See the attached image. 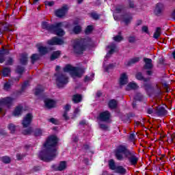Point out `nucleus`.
<instances>
[{"label":"nucleus","mask_w":175,"mask_h":175,"mask_svg":"<svg viewBox=\"0 0 175 175\" xmlns=\"http://www.w3.org/2000/svg\"><path fill=\"white\" fill-rule=\"evenodd\" d=\"M58 143V138L55 136H50L44 144L42 151L39 153V158L44 162H50L57 157V148L55 146Z\"/></svg>","instance_id":"obj_1"},{"label":"nucleus","mask_w":175,"mask_h":175,"mask_svg":"<svg viewBox=\"0 0 175 175\" xmlns=\"http://www.w3.org/2000/svg\"><path fill=\"white\" fill-rule=\"evenodd\" d=\"M95 46V42L92 40V38L86 37L83 38H78L74 41L72 49L75 54L81 55L87 50V49H91Z\"/></svg>","instance_id":"obj_2"},{"label":"nucleus","mask_w":175,"mask_h":175,"mask_svg":"<svg viewBox=\"0 0 175 175\" xmlns=\"http://www.w3.org/2000/svg\"><path fill=\"white\" fill-rule=\"evenodd\" d=\"M66 24V22H59L55 24H50L49 22L43 21L41 24L42 29H46L51 33H54L57 36L62 37L65 35V31L62 27Z\"/></svg>","instance_id":"obj_3"},{"label":"nucleus","mask_w":175,"mask_h":175,"mask_svg":"<svg viewBox=\"0 0 175 175\" xmlns=\"http://www.w3.org/2000/svg\"><path fill=\"white\" fill-rule=\"evenodd\" d=\"M131 150H128L126 147L121 145L118 146L116 150L115 155L118 161H124V159H128L130 155H132Z\"/></svg>","instance_id":"obj_4"},{"label":"nucleus","mask_w":175,"mask_h":175,"mask_svg":"<svg viewBox=\"0 0 175 175\" xmlns=\"http://www.w3.org/2000/svg\"><path fill=\"white\" fill-rule=\"evenodd\" d=\"M64 72H70L72 76H75V77H81L83 75H84V70L79 67H74L70 64H67L64 68Z\"/></svg>","instance_id":"obj_5"},{"label":"nucleus","mask_w":175,"mask_h":175,"mask_svg":"<svg viewBox=\"0 0 175 175\" xmlns=\"http://www.w3.org/2000/svg\"><path fill=\"white\" fill-rule=\"evenodd\" d=\"M55 77H56V85L59 88H64V87H65V85H66V84L69 83V78L68 77V76H66V75L64 73H55Z\"/></svg>","instance_id":"obj_6"},{"label":"nucleus","mask_w":175,"mask_h":175,"mask_svg":"<svg viewBox=\"0 0 175 175\" xmlns=\"http://www.w3.org/2000/svg\"><path fill=\"white\" fill-rule=\"evenodd\" d=\"M14 100V98L10 96L0 98V110H3V107H5V106H6L7 109H10L13 106Z\"/></svg>","instance_id":"obj_7"},{"label":"nucleus","mask_w":175,"mask_h":175,"mask_svg":"<svg viewBox=\"0 0 175 175\" xmlns=\"http://www.w3.org/2000/svg\"><path fill=\"white\" fill-rule=\"evenodd\" d=\"M165 9V5L162 3H157L155 5L153 13L154 16H157V17H161L162 16V14L163 13V10Z\"/></svg>","instance_id":"obj_8"},{"label":"nucleus","mask_w":175,"mask_h":175,"mask_svg":"<svg viewBox=\"0 0 175 175\" xmlns=\"http://www.w3.org/2000/svg\"><path fill=\"white\" fill-rule=\"evenodd\" d=\"M33 118V115L29 113H27L23 118L22 121V125L23 128H28L29 125H31V122H32V119Z\"/></svg>","instance_id":"obj_9"},{"label":"nucleus","mask_w":175,"mask_h":175,"mask_svg":"<svg viewBox=\"0 0 175 175\" xmlns=\"http://www.w3.org/2000/svg\"><path fill=\"white\" fill-rule=\"evenodd\" d=\"M9 54H10V50L9 49L3 46L0 49V64H3L6 61V55H9Z\"/></svg>","instance_id":"obj_10"},{"label":"nucleus","mask_w":175,"mask_h":175,"mask_svg":"<svg viewBox=\"0 0 175 175\" xmlns=\"http://www.w3.org/2000/svg\"><path fill=\"white\" fill-rule=\"evenodd\" d=\"M110 118H111V115H110L109 111H105L99 114L97 120L99 121H104L105 122H109V121H110Z\"/></svg>","instance_id":"obj_11"},{"label":"nucleus","mask_w":175,"mask_h":175,"mask_svg":"<svg viewBox=\"0 0 175 175\" xmlns=\"http://www.w3.org/2000/svg\"><path fill=\"white\" fill-rule=\"evenodd\" d=\"M68 6L66 5H64L60 9L57 10L55 11L56 17H59V18H62V17H64V16L66 15V13H68Z\"/></svg>","instance_id":"obj_12"},{"label":"nucleus","mask_w":175,"mask_h":175,"mask_svg":"<svg viewBox=\"0 0 175 175\" xmlns=\"http://www.w3.org/2000/svg\"><path fill=\"white\" fill-rule=\"evenodd\" d=\"M48 44L50 46H57L64 44V40L58 37H53L48 41Z\"/></svg>","instance_id":"obj_13"},{"label":"nucleus","mask_w":175,"mask_h":175,"mask_svg":"<svg viewBox=\"0 0 175 175\" xmlns=\"http://www.w3.org/2000/svg\"><path fill=\"white\" fill-rule=\"evenodd\" d=\"M68 167V164L66 161H61L57 166L53 165L52 167L54 170H57L59 172H62V170H65Z\"/></svg>","instance_id":"obj_14"},{"label":"nucleus","mask_w":175,"mask_h":175,"mask_svg":"<svg viewBox=\"0 0 175 175\" xmlns=\"http://www.w3.org/2000/svg\"><path fill=\"white\" fill-rule=\"evenodd\" d=\"M45 106L47 109H53V107H55L57 103L55 100L50 98H47L44 100Z\"/></svg>","instance_id":"obj_15"},{"label":"nucleus","mask_w":175,"mask_h":175,"mask_svg":"<svg viewBox=\"0 0 175 175\" xmlns=\"http://www.w3.org/2000/svg\"><path fill=\"white\" fill-rule=\"evenodd\" d=\"M20 64L23 66H27L28 65V54L22 53L21 55V58L19 59Z\"/></svg>","instance_id":"obj_16"},{"label":"nucleus","mask_w":175,"mask_h":175,"mask_svg":"<svg viewBox=\"0 0 175 175\" xmlns=\"http://www.w3.org/2000/svg\"><path fill=\"white\" fill-rule=\"evenodd\" d=\"M135 79L139 81H144V83H147L150 81V78H146L143 76V72H138L135 74Z\"/></svg>","instance_id":"obj_17"},{"label":"nucleus","mask_w":175,"mask_h":175,"mask_svg":"<svg viewBox=\"0 0 175 175\" xmlns=\"http://www.w3.org/2000/svg\"><path fill=\"white\" fill-rule=\"evenodd\" d=\"M144 62H145V65L144 66V69L150 70L154 66L152 65V59L150 58H144Z\"/></svg>","instance_id":"obj_18"},{"label":"nucleus","mask_w":175,"mask_h":175,"mask_svg":"<svg viewBox=\"0 0 175 175\" xmlns=\"http://www.w3.org/2000/svg\"><path fill=\"white\" fill-rule=\"evenodd\" d=\"M131 155L128 157V159L131 165H136L137 163V161H139V159L135 155V152L131 151Z\"/></svg>","instance_id":"obj_19"},{"label":"nucleus","mask_w":175,"mask_h":175,"mask_svg":"<svg viewBox=\"0 0 175 175\" xmlns=\"http://www.w3.org/2000/svg\"><path fill=\"white\" fill-rule=\"evenodd\" d=\"M120 85H125L128 84V75L126 73L124 72L120 75Z\"/></svg>","instance_id":"obj_20"},{"label":"nucleus","mask_w":175,"mask_h":175,"mask_svg":"<svg viewBox=\"0 0 175 175\" xmlns=\"http://www.w3.org/2000/svg\"><path fill=\"white\" fill-rule=\"evenodd\" d=\"M108 106L109 109L114 110L118 107V101L116 99H111L109 101Z\"/></svg>","instance_id":"obj_21"},{"label":"nucleus","mask_w":175,"mask_h":175,"mask_svg":"<svg viewBox=\"0 0 175 175\" xmlns=\"http://www.w3.org/2000/svg\"><path fill=\"white\" fill-rule=\"evenodd\" d=\"M25 72V67L18 65L15 69V73L19 75V77L23 76V74Z\"/></svg>","instance_id":"obj_22"},{"label":"nucleus","mask_w":175,"mask_h":175,"mask_svg":"<svg viewBox=\"0 0 175 175\" xmlns=\"http://www.w3.org/2000/svg\"><path fill=\"white\" fill-rule=\"evenodd\" d=\"M122 17H123V21L126 24V25H128L131 21H132V19L133 18L131 14L126 13L123 15H122Z\"/></svg>","instance_id":"obj_23"},{"label":"nucleus","mask_w":175,"mask_h":175,"mask_svg":"<svg viewBox=\"0 0 175 175\" xmlns=\"http://www.w3.org/2000/svg\"><path fill=\"white\" fill-rule=\"evenodd\" d=\"M115 173H118V174H126V169L122 167V165H117L115 169Z\"/></svg>","instance_id":"obj_24"},{"label":"nucleus","mask_w":175,"mask_h":175,"mask_svg":"<svg viewBox=\"0 0 175 175\" xmlns=\"http://www.w3.org/2000/svg\"><path fill=\"white\" fill-rule=\"evenodd\" d=\"M139 61H140L139 57H134L124 63V65L125 66H131V65H135V64H137V62H139Z\"/></svg>","instance_id":"obj_25"},{"label":"nucleus","mask_w":175,"mask_h":175,"mask_svg":"<svg viewBox=\"0 0 175 175\" xmlns=\"http://www.w3.org/2000/svg\"><path fill=\"white\" fill-rule=\"evenodd\" d=\"M137 88H139L137 83L130 82L126 87V91H131V90H137Z\"/></svg>","instance_id":"obj_26"},{"label":"nucleus","mask_w":175,"mask_h":175,"mask_svg":"<svg viewBox=\"0 0 175 175\" xmlns=\"http://www.w3.org/2000/svg\"><path fill=\"white\" fill-rule=\"evenodd\" d=\"M12 73V69L9 67H4L2 70L3 77H9V75Z\"/></svg>","instance_id":"obj_27"},{"label":"nucleus","mask_w":175,"mask_h":175,"mask_svg":"<svg viewBox=\"0 0 175 175\" xmlns=\"http://www.w3.org/2000/svg\"><path fill=\"white\" fill-rule=\"evenodd\" d=\"M144 88L146 94H148V95H150V94H151V91H152L153 90L152 85H151V83H144Z\"/></svg>","instance_id":"obj_28"},{"label":"nucleus","mask_w":175,"mask_h":175,"mask_svg":"<svg viewBox=\"0 0 175 175\" xmlns=\"http://www.w3.org/2000/svg\"><path fill=\"white\" fill-rule=\"evenodd\" d=\"M59 55H61V51H56L53 52V53L51 55V61H54L59 58Z\"/></svg>","instance_id":"obj_29"},{"label":"nucleus","mask_w":175,"mask_h":175,"mask_svg":"<svg viewBox=\"0 0 175 175\" xmlns=\"http://www.w3.org/2000/svg\"><path fill=\"white\" fill-rule=\"evenodd\" d=\"M12 85H13V81L9 79L8 82L4 83L3 90H5V91H9V90L12 88Z\"/></svg>","instance_id":"obj_30"},{"label":"nucleus","mask_w":175,"mask_h":175,"mask_svg":"<svg viewBox=\"0 0 175 175\" xmlns=\"http://www.w3.org/2000/svg\"><path fill=\"white\" fill-rule=\"evenodd\" d=\"M74 103H80L83 100V96L81 94H75L72 96Z\"/></svg>","instance_id":"obj_31"},{"label":"nucleus","mask_w":175,"mask_h":175,"mask_svg":"<svg viewBox=\"0 0 175 175\" xmlns=\"http://www.w3.org/2000/svg\"><path fill=\"white\" fill-rule=\"evenodd\" d=\"M38 51L41 55H46L49 53V49L46 46H41L38 47Z\"/></svg>","instance_id":"obj_32"},{"label":"nucleus","mask_w":175,"mask_h":175,"mask_svg":"<svg viewBox=\"0 0 175 175\" xmlns=\"http://www.w3.org/2000/svg\"><path fill=\"white\" fill-rule=\"evenodd\" d=\"M161 27H158L156 28V30L153 34V38L154 39H159V36H161Z\"/></svg>","instance_id":"obj_33"},{"label":"nucleus","mask_w":175,"mask_h":175,"mask_svg":"<svg viewBox=\"0 0 175 175\" xmlns=\"http://www.w3.org/2000/svg\"><path fill=\"white\" fill-rule=\"evenodd\" d=\"M113 40L115 42H122V40H124V37H122V36H121V31H119L118 33V35L113 38Z\"/></svg>","instance_id":"obj_34"},{"label":"nucleus","mask_w":175,"mask_h":175,"mask_svg":"<svg viewBox=\"0 0 175 175\" xmlns=\"http://www.w3.org/2000/svg\"><path fill=\"white\" fill-rule=\"evenodd\" d=\"M40 58V57L38 53H34V54L31 55V59L32 65H33L35 64V62H36V61H39Z\"/></svg>","instance_id":"obj_35"},{"label":"nucleus","mask_w":175,"mask_h":175,"mask_svg":"<svg viewBox=\"0 0 175 175\" xmlns=\"http://www.w3.org/2000/svg\"><path fill=\"white\" fill-rule=\"evenodd\" d=\"M109 169H111V170H116L117 165H116V163L114 162V160L111 159L109 161Z\"/></svg>","instance_id":"obj_36"},{"label":"nucleus","mask_w":175,"mask_h":175,"mask_svg":"<svg viewBox=\"0 0 175 175\" xmlns=\"http://www.w3.org/2000/svg\"><path fill=\"white\" fill-rule=\"evenodd\" d=\"M8 129L11 132V133H14V132H16V125L12 123H10L8 125Z\"/></svg>","instance_id":"obj_37"},{"label":"nucleus","mask_w":175,"mask_h":175,"mask_svg":"<svg viewBox=\"0 0 175 175\" xmlns=\"http://www.w3.org/2000/svg\"><path fill=\"white\" fill-rule=\"evenodd\" d=\"M72 31L74 33H75L76 35H79V33L81 32V27L80 25H77L73 27Z\"/></svg>","instance_id":"obj_38"},{"label":"nucleus","mask_w":175,"mask_h":175,"mask_svg":"<svg viewBox=\"0 0 175 175\" xmlns=\"http://www.w3.org/2000/svg\"><path fill=\"white\" fill-rule=\"evenodd\" d=\"M92 31H94V26L88 25V26H87V27L85 30V35H90V33H91V32H92Z\"/></svg>","instance_id":"obj_39"},{"label":"nucleus","mask_w":175,"mask_h":175,"mask_svg":"<svg viewBox=\"0 0 175 175\" xmlns=\"http://www.w3.org/2000/svg\"><path fill=\"white\" fill-rule=\"evenodd\" d=\"M157 116L160 117H163V116H166L167 114V111L166 110H158L156 111Z\"/></svg>","instance_id":"obj_40"},{"label":"nucleus","mask_w":175,"mask_h":175,"mask_svg":"<svg viewBox=\"0 0 175 175\" xmlns=\"http://www.w3.org/2000/svg\"><path fill=\"white\" fill-rule=\"evenodd\" d=\"M116 68V65L114 64H109L108 66L105 67V71L107 72V73H109V71L111 69H114Z\"/></svg>","instance_id":"obj_41"},{"label":"nucleus","mask_w":175,"mask_h":175,"mask_svg":"<svg viewBox=\"0 0 175 175\" xmlns=\"http://www.w3.org/2000/svg\"><path fill=\"white\" fill-rule=\"evenodd\" d=\"M42 135H43V130H42L40 129H37L35 130L34 135L36 137H39V136H42Z\"/></svg>","instance_id":"obj_42"},{"label":"nucleus","mask_w":175,"mask_h":175,"mask_svg":"<svg viewBox=\"0 0 175 175\" xmlns=\"http://www.w3.org/2000/svg\"><path fill=\"white\" fill-rule=\"evenodd\" d=\"M14 62V60L13 59V57H9L7 61L5 62V65L8 66H12L13 65V63Z\"/></svg>","instance_id":"obj_43"},{"label":"nucleus","mask_w":175,"mask_h":175,"mask_svg":"<svg viewBox=\"0 0 175 175\" xmlns=\"http://www.w3.org/2000/svg\"><path fill=\"white\" fill-rule=\"evenodd\" d=\"M29 85V81H25L21 86V92H24L25 91V88H27Z\"/></svg>","instance_id":"obj_44"},{"label":"nucleus","mask_w":175,"mask_h":175,"mask_svg":"<svg viewBox=\"0 0 175 175\" xmlns=\"http://www.w3.org/2000/svg\"><path fill=\"white\" fill-rule=\"evenodd\" d=\"M21 114H23V111H21V110H14L12 112V116L14 117H20V116H21Z\"/></svg>","instance_id":"obj_45"},{"label":"nucleus","mask_w":175,"mask_h":175,"mask_svg":"<svg viewBox=\"0 0 175 175\" xmlns=\"http://www.w3.org/2000/svg\"><path fill=\"white\" fill-rule=\"evenodd\" d=\"M90 17H92L93 20H99V18H100V15L96 14V12H92L90 14Z\"/></svg>","instance_id":"obj_46"},{"label":"nucleus","mask_w":175,"mask_h":175,"mask_svg":"<svg viewBox=\"0 0 175 175\" xmlns=\"http://www.w3.org/2000/svg\"><path fill=\"white\" fill-rule=\"evenodd\" d=\"M48 122L53 124L54 125H58V124H59V121L54 118L48 119Z\"/></svg>","instance_id":"obj_47"},{"label":"nucleus","mask_w":175,"mask_h":175,"mask_svg":"<svg viewBox=\"0 0 175 175\" xmlns=\"http://www.w3.org/2000/svg\"><path fill=\"white\" fill-rule=\"evenodd\" d=\"M1 161L3 162V163H10V158L8 156H5L1 158Z\"/></svg>","instance_id":"obj_48"},{"label":"nucleus","mask_w":175,"mask_h":175,"mask_svg":"<svg viewBox=\"0 0 175 175\" xmlns=\"http://www.w3.org/2000/svg\"><path fill=\"white\" fill-rule=\"evenodd\" d=\"M144 98V96H143V94L140 93H137V95L135 96L136 100H139V102H142Z\"/></svg>","instance_id":"obj_49"},{"label":"nucleus","mask_w":175,"mask_h":175,"mask_svg":"<svg viewBox=\"0 0 175 175\" xmlns=\"http://www.w3.org/2000/svg\"><path fill=\"white\" fill-rule=\"evenodd\" d=\"M43 93V90L41 88H36L35 95L36 96H39V95H42Z\"/></svg>","instance_id":"obj_50"},{"label":"nucleus","mask_w":175,"mask_h":175,"mask_svg":"<svg viewBox=\"0 0 175 175\" xmlns=\"http://www.w3.org/2000/svg\"><path fill=\"white\" fill-rule=\"evenodd\" d=\"M13 30L9 28V25H4L3 28V32H12Z\"/></svg>","instance_id":"obj_51"},{"label":"nucleus","mask_w":175,"mask_h":175,"mask_svg":"<svg viewBox=\"0 0 175 175\" xmlns=\"http://www.w3.org/2000/svg\"><path fill=\"white\" fill-rule=\"evenodd\" d=\"M129 43H135L136 42V37L135 36H129L128 37Z\"/></svg>","instance_id":"obj_52"},{"label":"nucleus","mask_w":175,"mask_h":175,"mask_svg":"<svg viewBox=\"0 0 175 175\" xmlns=\"http://www.w3.org/2000/svg\"><path fill=\"white\" fill-rule=\"evenodd\" d=\"M124 10V7L122 5H120L119 7H116L115 9V12L118 14L121 13Z\"/></svg>","instance_id":"obj_53"},{"label":"nucleus","mask_w":175,"mask_h":175,"mask_svg":"<svg viewBox=\"0 0 175 175\" xmlns=\"http://www.w3.org/2000/svg\"><path fill=\"white\" fill-rule=\"evenodd\" d=\"M100 129H103V131H107L109 129V126L106 124H100L99 123Z\"/></svg>","instance_id":"obj_54"},{"label":"nucleus","mask_w":175,"mask_h":175,"mask_svg":"<svg viewBox=\"0 0 175 175\" xmlns=\"http://www.w3.org/2000/svg\"><path fill=\"white\" fill-rule=\"evenodd\" d=\"M14 110H24V105H23V104H18L15 107Z\"/></svg>","instance_id":"obj_55"},{"label":"nucleus","mask_w":175,"mask_h":175,"mask_svg":"<svg viewBox=\"0 0 175 175\" xmlns=\"http://www.w3.org/2000/svg\"><path fill=\"white\" fill-rule=\"evenodd\" d=\"M32 132V129H27L26 130H24L23 131V135H29Z\"/></svg>","instance_id":"obj_56"},{"label":"nucleus","mask_w":175,"mask_h":175,"mask_svg":"<svg viewBox=\"0 0 175 175\" xmlns=\"http://www.w3.org/2000/svg\"><path fill=\"white\" fill-rule=\"evenodd\" d=\"M70 117V116H68V111H66L64 113V114H63V118H64V120H69Z\"/></svg>","instance_id":"obj_57"},{"label":"nucleus","mask_w":175,"mask_h":175,"mask_svg":"<svg viewBox=\"0 0 175 175\" xmlns=\"http://www.w3.org/2000/svg\"><path fill=\"white\" fill-rule=\"evenodd\" d=\"M142 32H145V33H148V27L143 26L142 27Z\"/></svg>","instance_id":"obj_58"},{"label":"nucleus","mask_w":175,"mask_h":175,"mask_svg":"<svg viewBox=\"0 0 175 175\" xmlns=\"http://www.w3.org/2000/svg\"><path fill=\"white\" fill-rule=\"evenodd\" d=\"M21 77H13V78H12V79H10V80H12L13 84H14V81H20V79H21Z\"/></svg>","instance_id":"obj_59"},{"label":"nucleus","mask_w":175,"mask_h":175,"mask_svg":"<svg viewBox=\"0 0 175 175\" xmlns=\"http://www.w3.org/2000/svg\"><path fill=\"white\" fill-rule=\"evenodd\" d=\"M159 64L160 65H163V64H165V58H163V57H160L159 59Z\"/></svg>","instance_id":"obj_60"},{"label":"nucleus","mask_w":175,"mask_h":175,"mask_svg":"<svg viewBox=\"0 0 175 175\" xmlns=\"http://www.w3.org/2000/svg\"><path fill=\"white\" fill-rule=\"evenodd\" d=\"M129 6L131 9H133L135 8V3H133V1H130L129 2Z\"/></svg>","instance_id":"obj_61"},{"label":"nucleus","mask_w":175,"mask_h":175,"mask_svg":"<svg viewBox=\"0 0 175 175\" xmlns=\"http://www.w3.org/2000/svg\"><path fill=\"white\" fill-rule=\"evenodd\" d=\"M90 80L92 81L94 79H91V77H90L87 75L84 78L85 83H87V81H90Z\"/></svg>","instance_id":"obj_62"},{"label":"nucleus","mask_w":175,"mask_h":175,"mask_svg":"<svg viewBox=\"0 0 175 175\" xmlns=\"http://www.w3.org/2000/svg\"><path fill=\"white\" fill-rule=\"evenodd\" d=\"M64 110H70V109H72V106H70V104H66L65 106H64Z\"/></svg>","instance_id":"obj_63"},{"label":"nucleus","mask_w":175,"mask_h":175,"mask_svg":"<svg viewBox=\"0 0 175 175\" xmlns=\"http://www.w3.org/2000/svg\"><path fill=\"white\" fill-rule=\"evenodd\" d=\"M155 110H165V107L160 105V106L156 107Z\"/></svg>","instance_id":"obj_64"}]
</instances>
